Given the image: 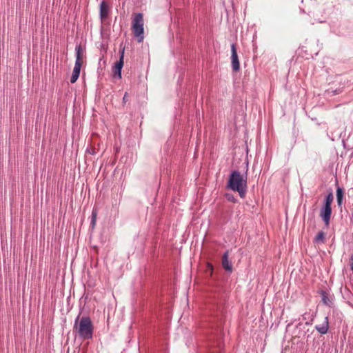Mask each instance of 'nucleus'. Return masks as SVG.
Wrapping results in <instances>:
<instances>
[{
    "label": "nucleus",
    "instance_id": "obj_1",
    "mask_svg": "<svg viewBox=\"0 0 353 353\" xmlns=\"http://www.w3.org/2000/svg\"><path fill=\"white\" fill-rule=\"evenodd\" d=\"M228 187L239 192L241 197H244L246 192L247 181L238 171H233L230 176Z\"/></svg>",
    "mask_w": 353,
    "mask_h": 353
},
{
    "label": "nucleus",
    "instance_id": "obj_2",
    "mask_svg": "<svg viewBox=\"0 0 353 353\" xmlns=\"http://www.w3.org/2000/svg\"><path fill=\"white\" fill-rule=\"evenodd\" d=\"M78 319L76 320L74 328L77 331L79 336L83 339H90L93 334V325L89 317H82L79 324Z\"/></svg>",
    "mask_w": 353,
    "mask_h": 353
},
{
    "label": "nucleus",
    "instance_id": "obj_3",
    "mask_svg": "<svg viewBox=\"0 0 353 353\" xmlns=\"http://www.w3.org/2000/svg\"><path fill=\"white\" fill-rule=\"evenodd\" d=\"M144 21L142 13H136L134 15L132 21V30L135 37L138 39L139 42H142L144 39Z\"/></svg>",
    "mask_w": 353,
    "mask_h": 353
},
{
    "label": "nucleus",
    "instance_id": "obj_4",
    "mask_svg": "<svg viewBox=\"0 0 353 353\" xmlns=\"http://www.w3.org/2000/svg\"><path fill=\"white\" fill-rule=\"evenodd\" d=\"M231 63L232 70L235 72H237L240 70V63L235 44H232L231 46Z\"/></svg>",
    "mask_w": 353,
    "mask_h": 353
},
{
    "label": "nucleus",
    "instance_id": "obj_5",
    "mask_svg": "<svg viewBox=\"0 0 353 353\" xmlns=\"http://www.w3.org/2000/svg\"><path fill=\"white\" fill-rule=\"evenodd\" d=\"M332 214V208L330 206L325 205L321 209L320 216L323 220L326 227L330 225V220Z\"/></svg>",
    "mask_w": 353,
    "mask_h": 353
},
{
    "label": "nucleus",
    "instance_id": "obj_6",
    "mask_svg": "<svg viewBox=\"0 0 353 353\" xmlns=\"http://www.w3.org/2000/svg\"><path fill=\"white\" fill-rule=\"evenodd\" d=\"M123 56H124V49L121 52V57L119 61L116 62L114 66V75H117L119 78H121V69L123 65Z\"/></svg>",
    "mask_w": 353,
    "mask_h": 353
},
{
    "label": "nucleus",
    "instance_id": "obj_7",
    "mask_svg": "<svg viewBox=\"0 0 353 353\" xmlns=\"http://www.w3.org/2000/svg\"><path fill=\"white\" fill-rule=\"evenodd\" d=\"M222 266L223 268L228 272H232V263L229 261V252L228 251L225 252L222 257Z\"/></svg>",
    "mask_w": 353,
    "mask_h": 353
},
{
    "label": "nucleus",
    "instance_id": "obj_8",
    "mask_svg": "<svg viewBox=\"0 0 353 353\" xmlns=\"http://www.w3.org/2000/svg\"><path fill=\"white\" fill-rule=\"evenodd\" d=\"M109 14V6L105 1H103L100 4V17L101 21L107 19Z\"/></svg>",
    "mask_w": 353,
    "mask_h": 353
},
{
    "label": "nucleus",
    "instance_id": "obj_9",
    "mask_svg": "<svg viewBox=\"0 0 353 353\" xmlns=\"http://www.w3.org/2000/svg\"><path fill=\"white\" fill-rule=\"evenodd\" d=\"M315 328L321 334H326L329 328L328 318L325 317L323 323L321 325H316Z\"/></svg>",
    "mask_w": 353,
    "mask_h": 353
},
{
    "label": "nucleus",
    "instance_id": "obj_10",
    "mask_svg": "<svg viewBox=\"0 0 353 353\" xmlns=\"http://www.w3.org/2000/svg\"><path fill=\"white\" fill-rule=\"evenodd\" d=\"M76 61L75 63L83 64V50L80 45L76 46Z\"/></svg>",
    "mask_w": 353,
    "mask_h": 353
},
{
    "label": "nucleus",
    "instance_id": "obj_11",
    "mask_svg": "<svg viewBox=\"0 0 353 353\" xmlns=\"http://www.w3.org/2000/svg\"><path fill=\"white\" fill-rule=\"evenodd\" d=\"M325 241V233L323 231H320L314 239V242L316 243H324Z\"/></svg>",
    "mask_w": 353,
    "mask_h": 353
},
{
    "label": "nucleus",
    "instance_id": "obj_12",
    "mask_svg": "<svg viewBox=\"0 0 353 353\" xmlns=\"http://www.w3.org/2000/svg\"><path fill=\"white\" fill-rule=\"evenodd\" d=\"M343 190L338 187L336 190V199H337V203L340 206L342 204L343 201Z\"/></svg>",
    "mask_w": 353,
    "mask_h": 353
},
{
    "label": "nucleus",
    "instance_id": "obj_13",
    "mask_svg": "<svg viewBox=\"0 0 353 353\" xmlns=\"http://www.w3.org/2000/svg\"><path fill=\"white\" fill-rule=\"evenodd\" d=\"M333 199H334V196H333L332 193V192L329 193L326 196L325 205L331 207V204L333 201Z\"/></svg>",
    "mask_w": 353,
    "mask_h": 353
},
{
    "label": "nucleus",
    "instance_id": "obj_14",
    "mask_svg": "<svg viewBox=\"0 0 353 353\" xmlns=\"http://www.w3.org/2000/svg\"><path fill=\"white\" fill-rule=\"evenodd\" d=\"M79 74H80L79 73L72 72V77L70 78V82L72 83H75L77 81V79L79 77Z\"/></svg>",
    "mask_w": 353,
    "mask_h": 353
},
{
    "label": "nucleus",
    "instance_id": "obj_15",
    "mask_svg": "<svg viewBox=\"0 0 353 353\" xmlns=\"http://www.w3.org/2000/svg\"><path fill=\"white\" fill-rule=\"evenodd\" d=\"M322 301L325 305H328L330 303V299L325 292H322Z\"/></svg>",
    "mask_w": 353,
    "mask_h": 353
},
{
    "label": "nucleus",
    "instance_id": "obj_16",
    "mask_svg": "<svg viewBox=\"0 0 353 353\" xmlns=\"http://www.w3.org/2000/svg\"><path fill=\"white\" fill-rule=\"evenodd\" d=\"M81 66H82V65H81V64L75 63L74 69H73V72L80 74Z\"/></svg>",
    "mask_w": 353,
    "mask_h": 353
},
{
    "label": "nucleus",
    "instance_id": "obj_17",
    "mask_svg": "<svg viewBox=\"0 0 353 353\" xmlns=\"http://www.w3.org/2000/svg\"><path fill=\"white\" fill-rule=\"evenodd\" d=\"M97 219V212L93 210L92 212V224L94 225Z\"/></svg>",
    "mask_w": 353,
    "mask_h": 353
},
{
    "label": "nucleus",
    "instance_id": "obj_18",
    "mask_svg": "<svg viewBox=\"0 0 353 353\" xmlns=\"http://www.w3.org/2000/svg\"><path fill=\"white\" fill-rule=\"evenodd\" d=\"M350 267L351 270L353 272V254L350 257Z\"/></svg>",
    "mask_w": 353,
    "mask_h": 353
},
{
    "label": "nucleus",
    "instance_id": "obj_19",
    "mask_svg": "<svg viewBox=\"0 0 353 353\" xmlns=\"http://www.w3.org/2000/svg\"><path fill=\"white\" fill-rule=\"evenodd\" d=\"M123 101L124 103H125L128 101V93L127 92L125 93L124 97L123 98Z\"/></svg>",
    "mask_w": 353,
    "mask_h": 353
},
{
    "label": "nucleus",
    "instance_id": "obj_20",
    "mask_svg": "<svg viewBox=\"0 0 353 353\" xmlns=\"http://www.w3.org/2000/svg\"><path fill=\"white\" fill-rule=\"evenodd\" d=\"M228 199L232 201H234V199L232 196H228Z\"/></svg>",
    "mask_w": 353,
    "mask_h": 353
},
{
    "label": "nucleus",
    "instance_id": "obj_21",
    "mask_svg": "<svg viewBox=\"0 0 353 353\" xmlns=\"http://www.w3.org/2000/svg\"><path fill=\"white\" fill-rule=\"evenodd\" d=\"M208 267L210 268L211 271H212V270H213L212 265L208 264Z\"/></svg>",
    "mask_w": 353,
    "mask_h": 353
}]
</instances>
